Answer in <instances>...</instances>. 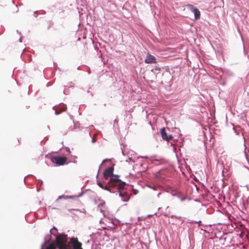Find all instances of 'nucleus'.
<instances>
[{
	"label": "nucleus",
	"instance_id": "nucleus-43",
	"mask_svg": "<svg viewBox=\"0 0 249 249\" xmlns=\"http://www.w3.org/2000/svg\"><path fill=\"white\" fill-rule=\"evenodd\" d=\"M117 122V120H115L114 122H115V123H116Z\"/></svg>",
	"mask_w": 249,
	"mask_h": 249
},
{
	"label": "nucleus",
	"instance_id": "nucleus-6",
	"mask_svg": "<svg viewBox=\"0 0 249 249\" xmlns=\"http://www.w3.org/2000/svg\"><path fill=\"white\" fill-rule=\"evenodd\" d=\"M70 242L72 244L73 249H83L82 243L78 240L77 238L72 237L70 238Z\"/></svg>",
	"mask_w": 249,
	"mask_h": 249
},
{
	"label": "nucleus",
	"instance_id": "nucleus-10",
	"mask_svg": "<svg viewBox=\"0 0 249 249\" xmlns=\"http://www.w3.org/2000/svg\"><path fill=\"white\" fill-rule=\"evenodd\" d=\"M59 105L60 106L55 110V115H58L60 114L61 112L64 111L67 109V106L66 104L60 103Z\"/></svg>",
	"mask_w": 249,
	"mask_h": 249
},
{
	"label": "nucleus",
	"instance_id": "nucleus-27",
	"mask_svg": "<svg viewBox=\"0 0 249 249\" xmlns=\"http://www.w3.org/2000/svg\"><path fill=\"white\" fill-rule=\"evenodd\" d=\"M29 176H33L32 175H28L27 176H26L24 178V181L25 182V178L27 177H29Z\"/></svg>",
	"mask_w": 249,
	"mask_h": 249
},
{
	"label": "nucleus",
	"instance_id": "nucleus-28",
	"mask_svg": "<svg viewBox=\"0 0 249 249\" xmlns=\"http://www.w3.org/2000/svg\"><path fill=\"white\" fill-rule=\"evenodd\" d=\"M176 215H171L170 216V217L172 218H176Z\"/></svg>",
	"mask_w": 249,
	"mask_h": 249
},
{
	"label": "nucleus",
	"instance_id": "nucleus-31",
	"mask_svg": "<svg viewBox=\"0 0 249 249\" xmlns=\"http://www.w3.org/2000/svg\"><path fill=\"white\" fill-rule=\"evenodd\" d=\"M233 130H234V132L236 133L237 135H239V133H237V132H236V130H235V129L234 128V127H233Z\"/></svg>",
	"mask_w": 249,
	"mask_h": 249
},
{
	"label": "nucleus",
	"instance_id": "nucleus-4",
	"mask_svg": "<svg viewBox=\"0 0 249 249\" xmlns=\"http://www.w3.org/2000/svg\"><path fill=\"white\" fill-rule=\"evenodd\" d=\"M97 184L102 189L107 190L111 193H115L116 192V189L112 188L113 186L111 185H112L111 183H109V180L106 184L100 181L97 180Z\"/></svg>",
	"mask_w": 249,
	"mask_h": 249
},
{
	"label": "nucleus",
	"instance_id": "nucleus-21",
	"mask_svg": "<svg viewBox=\"0 0 249 249\" xmlns=\"http://www.w3.org/2000/svg\"><path fill=\"white\" fill-rule=\"evenodd\" d=\"M96 141V140L95 139L94 137H93L92 138V140H91V142L92 143H95Z\"/></svg>",
	"mask_w": 249,
	"mask_h": 249
},
{
	"label": "nucleus",
	"instance_id": "nucleus-30",
	"mask_svg": "<svg viewBox=\"0 0 249 249\" xmlns=\"http://www.w3.org/2000/svg\"><path fill=\"white\" fill-rule=\"evenodd\" d=\"M100 212L101 213H103V214H104V211L102 209H100Z\"/></svg>",
	"mask_w": 249,
	"mask_h": 249
},
{
	"label": "nucleus",
	"instance_id": "nucleus-35",
	"mask_svg": "<svg viewBox=\"0 0 249 249\" xmlns=\"http://www.w3.org/2000/svg\"><path fill=\"white\" fill-rule=\"evenodd\" d=\"M88 72L89 73H91V71H90V70L89 69L88 71Z\"/></svg>",
	"mask_w": 249,
	"mask_h": 249
},
{
	"label": "nucleus",
	"instance_id": "nucleus-22",
	"mask_svg": "<svg viewBox=\"0 0 249 249\" xmlns=\"http://www.w3.org/2000/svg\"><path fill=\"white\" fill-rule=\"evenodd\" d=\"M226 82H220V84L223 86H224L226 85Z\"/></svg>",
	"mask_w": 249,
	"mask_h": 249
},
{
	"label": "nucleus",
	"instance_id": "nucleus-14",
	"mask_svg": "<svg viewBox=\"0 0 249 249\" xmlns=\"http://www.w3.org/2000/svg\"><path fill=\"white\" fill-rule=\"evenodd\" d=\"M75 198H77V196H66V199H74Z\"/></svg>",
	"mask_w": 249,
	"mask_h": 249
},
{
	"label": "nucleus",
	"instance_id": "nucleus-44",
	"mask_svg": "<svg viewBox=\"0 0 249 249\" xmlns=\"http://www.w3.org/2000/svg\"><path fill=\"white\" fill-rule=\"evenodd\" d=\"M48 84H49L48 83L47 84V87H48V86H49V85H48Z\"/></svg>",
	"mask_w": 249,
	"mask_h": 249
},
{
	"label": "nucleus",
	"instance_id": "nucleus-32",
	"mask_svg": "<svg viewBox=\"0 0 249 249\" xmlns=\"http://www.w3.org/2000/svg\"><path fill=\"white\" fill-rule=\"evenodd\" d=\"M160 195H161V193L160 192L157 195L158 197H160Z\"/></svg>",
	"mask_w": 249,
	"mask_h": 249
},
{
	"label": "nucleus",
	"instance_id": "nucleus-42",
	"mask_svg": "<svg viewBox=\"0 0 249 249\" xmlns=\"http://www.w3.org/2000/svg\"><path fill=\"white\" fill-rule=\"evenodd\" d=\"M36 189H37V191H38H38H39V190H38V186H37V187H36Z\"/></svg>",
	"mask_w": 249,
	"mask_h": 249
},
{
	"label": "nucleus",
	"instance_id": "nucleus-37",
	"mask_svg": "<svg viewBox=\"0 0 249 249\" xmlns=\"http://www.w3.org/2000/svg\"><path fill=\"white\" fill-rule=\"evenodd\" d=\"M38 12V11H36L34 12V14H37Z\"/></svg>",
	"mask_w": 249,
	"mask_h": 249
},
{
	"label": "nucleus",
	"instance_id": "nucleus-26",
	"mask_svg": "<svg viewBox=\"0 0 249 249\" xmlns=\"http://www.w3.org/2000/svg\"><path fill=\"white\" fill-rule=\"evenodd\" d=\"M73 211H79V210H78V209H69V210H68V211H73Z\"/></svg>",
	"mask_w": 249,
	"mask_h": 249
},
{
	"label": "nucleus",
	"instance_id": "nucleus-5",
	"mask_svg": "<svg viewBox=\"0 0 249 249\" xmlns=\"http://www.w3.org/2000/svg\"><path fill=\"white\" fill-rule=\"evenodd\" d=\"M114 167L113 166H109L106 169L103 173V176L105 179H109L113 176Z\"/></svg>",
	"mask_w": 249,
	"mask_h": 249
},
{
	"label": "nucleus",
	"instance_id": "nucleus-33",
	"mask_svg": "<svg viewBox=\"0 0 249 249\" xmlns=\"http://www.w3.org/2000/svg\"><path fill=\"white\" fill-rule=\"evenodd\" d=\"M51 24H50L48 26V27L47 29L49 30V29H50V28H51Z\"/></svg>",
	"mask_w": 249,
	"mask_h": 249
},
{
	"label": "nucleus",
	"instance_id": "nucleus-29",
	"mask_svg": "<svg viewBox=\"0 0 249 249\" xmlns=\"http://www.w3.org/2000/svg\"><path fill=\"white\" fill-rule=\"evenodd\" d=\"M176 218H178V219H181V217L180 216H177L176 215Z\"/></svg>",
	"mask_w": 249,
	"mask_h": 249
},
{
	"label": "nucleus",
	"instance_id": "nucleus-9",
	"mask_svg": "<svg viewBox=\"0 0 249 249\" xmlns=\"http://www.w3.org/2000/svg\"><path fill=\"white\" fill-rule=\"evenodd\" d=\"M144 62L147 64H151V63H156V57L150 54H148L146 55V58H145Z\"/></svg>",
	"mask_w": 249,
	"mask_h": 249
},
{
	"label": "nucleus",
	"instance_id": "nucleus-19",
	"mask_svg": "<svg viewBox=\"0 0 249 249\" xmlns=\"http://www.w3.org/2000/svg\"><path fill=\"white\" fill-rule=\"evenodd\" d=\"M128 161H133V162H134V161L133 160H132V159L131 158H128V160H126V162H128Z\"/></svg>",
	"mask_w": 249,
	"mask_h": 249
},
{
	"label": "nucleus",
	"instance_id": "nucleus-7",
	"mask_svg": "<svg viewBox=\"0 0 249 249\" xmlns=\"http://www.w3.org/2000/svg\"><path fill=\"white\" fill-rule=\"evenodd\" d=\"M188 7L194 13L195 19L196 20L198 19L200 17V13L199 9L192 4H188Z\"/></svg>",
	"mask_w": 249,
	"mask_h": 249
},
{
	"label": "nucleus",
	"instance_id": "nucleus-23",
	"mask_svg": "<svg viewBox=\"0 0 249 249\" xmlns=\"http://www.w3.org/2000/svg\"><path fill=\"white\" fill-rule=\"evenodd\" d=\"M108 160V159H105V160H104L102 162V163L101 164L100 166H102V165L103 164V163L106 161H107ZM101 166L99 167V168H100Z\"/></svg>",
	"mask_w": 249,
	"mask_h": 249
},
{
	"label": "nucleus",
	"instance_id": "nucleus-38",
	"mask_svg": "<svg viewBox=\"0 0 249 249\" xmlns=\"http://www.w3.org/2000/svg\"><path fill=\"white\" fill-rule=\"evenodd\" d=\"M17 33H18V34H19V35H20V34H21V33H20V32H19L18 30H17Z\"/></svg>",
	"mask_w": 249,
	"mask_h": 249
},
{
	"label": "nucleus",
	"instance_id": "nucleus-8",
	"mask_svg": "<svg viewBox=\"0 0 249 249\" xmlns=\"http://www.w3.org/2000/svg\"><path fill=\"white\" fill-rule=\"evenodd\" d=\"M171 194L172 196L177 197L181 201H184L186 199H188L189 200H191L190 198H189V197L187 198L186 197L183 196L182 193L180 192H179L178 191L173 190V191H172V192H171Z\"/></svg>",
	"mask_w": 249,
	"mask_h": 249
},
{
	"label": "nucleus",
	"instance_id": "nucleus-3",
	"mask_svg": "<svg viewBox=\"0 0 249 249\" xmlns=\"http://www.w3.org/2000/svg\"><path fill=\"white\" fill-rule=\"evenodd\" d=\"M50 159L52 162L59 166L64 165L67 160L66 157L61 156H51Z\"/></svg>",
	"mask_w": 249,
	"mask_h": 249
},
{
	"label": "nucleus",
	"instance_id": "nucleus-25",
	"mask_svg": "<svg viewBox=\"0 0 249 249\" xmlns=\"http://www.w3.org/2000/svg\"><path fill=\"white\" fill-rule=\"evenodd\" d=\"M38 181L40 183L41 185L43 184V181L41 179H38Z\"/></svg>",
	"mask_w": 249,
	"mask_h": 249
},
{
	"label": "nucleus",
	"instance_id": "nucleus-15",
	"mask_svg": "<svg viewBox=\"0 0 249 249\" xmlns=\"http://www.w3.org/2000/svg\"><path fill=\"white\" fill-rule=\"evenodd\" d=\"M173 139V136L171 134H168L167 140H166V141H169L170 140H172Z\"/></svg>",
	"mask_w": 249,
	"mask_h": 249
},
{
	"label": "nucleus",
	"instance_id": "nucleus-11",
	"mask_svg": "<svg viewBox=\"0 0 249 249\" xmlns=\"http://www.w3.org/2000/svg\"><path fill=\"white\" fill-rule=\"evenodd\" d=\"M160 135L163 140H167L168 134L166 132V129L164 127L161 128L160 129Z\"/></svg>",
	"mask_w": 249,
	"mask_h": 249
},
{
	"label": "nucleus",
	"instance_id": "nucleus-1",
	"mask_svg": "<svg viewBox=\"0 0 249 249\" xmlns=\"http://www.w3.org/2000/svg\"><path fill=\"white\" fill-rule=\"evenodd\" d=\"M53 230L57 231L54 226L50 230V234L45 236L40 249H71L68 244V235L65 233L56 234L52 231Z\"/></svg>",
	"mask_w": 249,
	"mask_h": 249
},
{
	"label": "nucleus",
	"instance_id": "nucleus-41",
	"mask_svg": "<svg viewBox=\"0 0 249 249\" xmlns=\"http://www.w3.org/2000/svg\"><path fill=\"white\" fill-rule=\"evenodd\" d=\"M77 69H78V70H81V69H80V66L78 67Z\"/></svg>",
	"mask_w": 249,
	"mask_h": 249
},
{
	"label": "nucleus",
	"instance_id": "nucleus-34",
	"mask_svg": "<svg viewBox=\"0 0 249 249\" xmlns=\"http://www.w3.org/2000/svg\"><path fill=\"white\" fill-rule=\"evenodd\" d=\"M19 41L20 42H22V37H21L19 39Z\"/></svg>",
	"mask_w": 249,
	"mask_h": 249
},
{
	"label": "nucleus",
	"instance_id": "nucleus-45",
	"mask_svg": "<svg viewBox=\"0 0 249 249\" xmlns=\"http://www.w3.org/2000/svg\"><path fill=\"white\" fill-rule=\"evenodd\" d=\"M196 201H198L199 200H195Z\"/></svg>",
	"mask_w": 249,
	"mask_h": 249
},
{
	"label": "nucleus",
	"instance_id": "nucleus-36",
	"mask_svg": "<svg viewBox=\"0 0 249 249\" xmlns=\"http://www.w3.org/2000/svg\"><path fill=\"white\" fill-rule=\"evenodd\" d=\"M46 13V12L45 11H42V14H45Z\"/></svg>",
	"mask_w": 249,
	"mask_h": 249
},
{
	"label": "nucleus",
	"instance_id": "nucleus-16",
	"mask_svg": "<svg viewBox=\"0 0 249 249\" xmlns=\"http://www.w3.org/2000/svg\"><path fill=\"white\" fill-rule=\"evenodd\" d=\"M105 205V202L104 200H101L100 203L98 204V207H103Z\"/></svg>",
	"mask_w": 249,
	"mask_h": 249
},
{
	"label": "nucleus",
	"instance_id": "nucleus-24",
	"mask_svg": "<svg viewBox=\"0 0 249 249\" xmlns=\"http://www.w3.org/2000/svg\"><path fill=\"white\" fill-rule=\"evenodd\" d=\"M77 124H78V122L76 123H74V128L76 129L77 128Z\"/></svg>",
	"mask_w": 249,
	"mask_h": 249
},
{
	"label": "nucleus",
	"instance_id": "nucleus-20",
	"mask_svg": "<svg viewBox=\"0 0 249 249\" xmlns=\"http://www.w3.org/2000/svg\"><path fill=\"white\" fill-rule=\"evenodd\" d=\"M65 149H66V151H67L68 153H71V150H70V148H69V147H66L65 148Z\"/></svg>",
	"mask_w": 249,
	"mask_h": 249
},
{
	"label": "nucleus",
	"instance_id": "nucleus-2",
	"mask_svg": "<svg viewBox=\"0 0 249 249\" xmlns=\"http://www.w3.org/2000/svg\"><path fill=\"white\" fill-rule=\"evenodd\" d=\"M119 175H113L109 179V183H111L112 186H113L112 188L116 189V192L119 193V196L122 198V200L123 202H127L129 200V198L127 196L125 197L124 193L122 192L124 190L126 183L125 182L122 181L119 178Z\"/></svg>",
	"mask_w": 249,
	"mask_h": 249
},
{
	"label": "nucleus",
	"instance_id": "nucleus-17",
	"mask_svg": "<svg viewBox=\"0 0 249 249\" xmlns=\"http://www.w3.org/2000/svg\"><path fill=\"white\" fill-rule=\"evenodd\" d=\"M66 196H65V195L60 196L58 197V198L56 200V201H58L59 199H60L62 198L66 199Z\"/></svg>",
	"mask_w": 249,
	"mask_h": 249
},
{
	"label": "nucleus",
	"instance_id": "nucleus-18",
	"mask_svg": "<svg viewBox=\"0 0 249 249\" xmlns=\"http://www.w3.org/2000/svg\"><path fill=\"white\" fill-rule=\"evenodd\" d=\"M84 192H81V193H80L78 195L76 196L77 197H79L82 196L84 195Z\"/></svg>",
	"mask_w": 249,
	"mask_h": 249
},
{
	"label": "nucleus",
	"instance_id": "nucleus-40",
	"mask_svg": "<svg viewBox=\"0 0 249 249\" xmlns=\"http://www.w3.org/2000/svg\"><path fill=\"white\" fill-rule=\"evenodd\" d=\"M152 189L153 190H155L156 189V187H154L152 188Z\"/></svg>",
	"mask_w": 249,
	"mask_h": 249
},
{
	"label": "nucleus",
	"instance_id": "nucleus-13",
	"mask_svg": "<svg viewBox=\"0 0 249 249\" xmlns=\"http://www.w3.org/2000/svg\"><path fill=\"white\" fill-rule=\"evenodd\" d=\"M157 176L161 178L162 179H165L166 178V176L162 175L161 171H160L158 172V174L157 175Z\"/></svg>",
	"mask_w": 249,
	"mask_h": 249
},
{
	"label": "nucleus",
	"instance_id": "nucleus-12",
	"mask_svg": "<svg viewBox=\"0 0 249 249\" xmlns=\"http://www.w3.org/2000/svg\"><path fill=\"white\" fill-rule=\"evenodd\" d=\"M244 154H245V157L247 159V160L248 161V157H247V153L246 152V143H245V138L244 137Z\"/></svg>",
	"mask_w": 249,
	"mask_h": 249
},
{
	"label": "nucleus",
	"instance_id": "nucleus-39",
	"mask_svg": "<svg viewBox=\"0 0 249 249\" xmlns=\"http://www.w3.org/2000/svg\"><path fill=\"white\" fill-rule=\"evenodd\" d=\"M122 154H123V155H124V151H123V150H122Z\"/></svg>",
	"mask_w": 249,
	"mask_h": 249
}]
</instances>
